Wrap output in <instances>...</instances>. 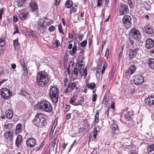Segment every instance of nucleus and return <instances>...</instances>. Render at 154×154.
I'll use <instances>...</instances> for the list:
<instances>
[{
	"instance_id": "nucleus-59",
	"label": "nucleus",
	"mask_w": 154,
	"mask_h": 154,
	"mask_svg": "<svg viewBox=\"0 0 154 154\" xmlns=\"http://www.w3.org/2000/svg\"><path fill=\"white\" fill-rule=\"evenodd\" d=\"M55 29V27L53 25H51L48 28V30L50 32H53Z\"/></svg>"
},
{
	"instance_id": "nucleus-61",
	"label": "nucleus",
	"mask_w": 154,
	"mask_h": 154,
	"mask_svg": "<svg viewBox=\"0 0 154 154\" xmlns=\"http://www.w3.org/2000/svg\"><path fill=\"white\" fill-rule=\"evenodd\" d=\"M101 66H98L97 67V69L96 71V75H98V74H99L100 72V69H101Z\"/></svg>"
},
{
	"instance_id": "nucleus-28",
	"label": "nucleus",
	"mask_w": 154,
	"mask_h": 154,
	"mask_svg": "<svg viewBox=\"0 0 154 154\" xmlns=\"http://www.w3.org/2000/svg\"><path fill=\"white\" fill-rule=\"evenodd\" d=\"M99 111H97L96 113L94 116V120L93 122V123L97 124L98 123L99 121Z\"/></svg>"
},
{
	"instance_id": "nucleus-7",
	"label": "nucleus",
	"mask_w": 154,
	"mask_h": 154,
	"mask_svg": "<svg viewBox=\"0 0 154 154\" xmlns=\"http://www.w3.org/2000/svg\"><path fill=\"white\" fill-rule=\"evenodd\" d=\"M144 77L140 74H137L134 76L133 81L134 84L136 85H140L144 81Z\"/></svg>"
},
{
	"instance_id": "nucleus-36",
	"label": "nucleus",
	"mask_w": 154,
	"mask_h": 154,
	"mask_svg": "<svg viewBox=\"0 0 154 154\" xmlns=\"http://www.w3.org/2000/svg\"><path fill=\"white\" fill-rule=\"evenodd\" d=\"M96 86L95 84L93 82L87 83L86 85V87L91 89H93L96 87Z\"/></svg>"
},
{
	"instance_id": "nucleus-11",
	"label": "nucleus",
	"mask_w": 154,
	"mask_h": 154,
	"mask_svg": "<svg viewBox=\"0 0 154 154\" xmlns=\"http://www.w3.org/2000/svg\"><path fill=\"white\" fill-rule=\"evenodd\" d=\"M76 87V84L74 82H72L71 81L69 83L67 87L65 90L64 93L65 94H67L68 92L70 93L72 92Z\"/></svg>"
},
{
	"instance_id": "nucleus-17",
	"label": "nucleus",
	"mask_w": 154,
	"mask_h": 154,
	"mask_svg": "<svg viewBox=\"0 0 154 154\" xmlns=\"http://www.w3.org/2000/svg\"><path fill=\"white\" fill-rule=\"evenodd\" d=\"M3 136L7 141H11L13 138V132L11 131L5 132Z\"/></svg>"
},
{
	"instance_id": "nucleus-34",
	"label": "nucleus",
	"mask_w": 154,
	"mask_h": 154,
	"mask_svg": "<svg viewBox=\"0 0 154 154\" xmlns=\"http://www.w3.org/2000/svg\"><path fill=\"white\" fill-rule=\"evenodd\" d=\"M5 37L2 36L0 38V46L4 47L5 45Z\"/></svg>"
},
{
	"instance_id": "nucleus-49",
	"label": "nucleus",
	"mask_w": 154,
	"mask_h": 154,
	"mask_svg": "<svg viewBox=\"0 0 154 154\" xmlns=\"http://www.w3.org/2000/svg\"><path fill=\"white\" fill-rule=\"evenodd\" d=\"M58 28L59 32L63 34V35H64V32L63 30V28L62 27V25L61 24H59L58 25Z\"/></svg>"
},
{
	"instance_id": "nucleus-2",
	"label": "nucleus",
	"mask_w": 154,
	"mask_h": 154,
	"mask_svg": "<svg viewBox=\"0 0 154 154\" xmlns=\"http://www.w3.org/2000/svg\"><path fill=\"white\" fill-rule=\"evenodd\" d=\"M48 74L45 71L39 72L36 76V81L39 86L43 87L46 85L49 82Z\"/></svg>"
},
{
	"instance_id": "nucleus-31",
	"label": "nucleus",
	"mask_w": 154,
	"mask_h": 154,
	"mask_svg": "<svg viewBox=\"0 0 154 154\" xmlns=\"http://www.w3.org/2000/svg\"><path fill=\"white\" fill-rule=\"evenodd\" d=\"M22 130V127L20 124H18L16 125L15 132L16 133H18Z\"/></svg>"
},
{
	"instance_id": "nucleus-63",
	"label": "nucleus",
	"mask_w": 154,
	"mask_h": 154,
	"mask_svg": "<svg viewBox=\"0 0 154 154\" xmlns=\"http://www.w3.org/2000/svg\"><path fill=\"white\" fill-rule=\"evenodd\" d=\"M97 95L96 94H93L92 96V101H96L97 100Z\"/></svg>"
},
{
	"instance_id": "nucleus-46",
	"label": "nucleus",
	"mask_w": 154,
	"mask_h": 154,
	"mask_svg": "<svg viewBox=\"0 0 154 154\" xmlns=\"http://www.w3.org/2000/svg\"><path fill=\"white\" fill-rule=\"evenodd\" d=\"M134 38H132V37H129L128 38V42L131 45H134Z\"/></svg>"
},
{
	"instance_id": "nucleus-23",
	"label": "nucleus",
	"mask_w": 154,
	"mask_h": 154,
	"mask_svg": "<svg viewBox=\"0 0 154 154\" xmlns=\"http://www.w3.org/2000/svg\"><path fill=\"white\" fill-rule=\"evenodd\" d=\"M6 116L9 119H11L13 116L12 111L10 109H8L5 112Z\"/></svg>"
},
{
	"instance_id": "nucleus-4",
	"label": "nucleus",
	"mask_w": 154,
	"mask_h": 154,
	"mask_svg": "<svg viewBox=\"0 0 154 154\" xmlns=\"http://www.w3.org/2000/svg\"><path fill=\"white\" fill-rule=\"evenodd\" d=\"M59 92L57 88L52 86L50 89L49 95L53 103H56L58 101Z\"/></svg>"
},
{
	"instance_id": "nucleus-53",
	"label": "nucleus",
	"mask_w": 154,
	"mask_h": 154,
	"mask_svg": "<svg viewBox=\"0 0 154 154\" xmlns=\"http://www.w3.org/2000/svg\"><path fill=\"white\" fill-rule=\"evenodd\" d=\"M87 43V40H85L81 43L80 45L82 47H85Z\"/></svg>"
},
{
	"instance_id": "nucleus-6",
	"label": "nucleus",
	"mask_w": 154,
	"mask_h": 154,
	"mask_svg": "<svg viewBox=\"0 0 154 154\" xmlns=\"http://www.w3.org/2000/svg\"><path fill=\"white\" fill-rule=\"evenodd\" d=\"M131 17L128 15H125L123 17L122 21L123 26L126 28H130L132 24Z\"/></svg>"
},
{
	"instance_id": "nucleus-22",
	"label": "nucleus",
	"mask_w": 154,
	"mask_h": 154,
	"mask_svg": "<svg viewBox=\"0 0 154 154\" xmlns=\"http://www.w3.org/2000/svg\"><path fill=\"white\" fill-rule=\"evenodd\" d=\"M109 97L107 95L104 96L103 98L101 101V103L103 104L105 107L109 106L108 102L109 101Z\"/></svg>"
},
{
	"instance_id": "nucleus-40",
	"label": "nucleus",
	"mask_w": 154,
	"mask_h": 154,
	"mask_svg": "<svg viewBox=\"0 0 154 154\" xmlns=\"http://www.w3.org/2000/svg\"><path fill=\"white\" fill-rule=\"evenodd\" d=\"M26 0H17V3L18 7H21L25 4Z\"/></svg>"
},
{
	"instance_id": "nucleus-38",
	"label": "nucleus",
	"mask_w": 154,
	"mask_h": 154,
	"mask_svg": "<svg viewBox=\"0 0 154 154\" xmlns=\"http://www.w3.org/2000/svg\"><path fill=\"white\" fill-rule=\"evenodd\" d=\"M76 100V98L75 97L73 96L71 97L69 101V103L71 104L74 106H77L76 103L75 102Z\"/></svg>"
},
{
	"instance_id": "nucleus-54",
	"label": "nucleus",
	"mask_w": 154,
	"mask_h": 154,
	"mask_svg": "<svg viewBox=\"0 0 154 154\" xmlns=\"http://www.w3.org/2000/svg\"><path fill=\"white\" fill-rule=\"evenodd\" d=\"M116 71V68L114 66H113L112 68V70L111 71L110 75H111V78H112L114 76V73Z\"/></svg>"
},
{
	"instance_id": "nucleus-52",
	"label": "nucleus",
	"mask_w": 154,
	"mask_h": 154,
	"mask_svg": "<svg viewBox=\"0 0 154 154\" xmlns=\"http://www.w3.org/2000/svg\"><path fill=\"white\" fill-rule=\"evenodd\" d=\"M77 8V6L75 5V7H72L70 9V13L71 14H72V12L74 13L76 12V11Z\"/></svg>"
},
{
	"instance_id": "nucleus-30",
	"label": "nucleus",
	"mask_w": 154,
	"mask_h": 154,
	"mask_svg": "<svg viewBox=\"0 0 154 154\" xmlns=\"http://www.w3.org/2000/svg\"><path fill=\"white\" fill-rule=\"evenodd\" d=\"M20 94L26 97L27 98L30 97L29 94L27 91L23 89H22L20 91Z\"/></svg>"
},
{
	"instance_id": "nucleus-44",
	"label": "nucleus",
	"mask_w": 154,
	"mask_h": 154,
	"mask_svg": "<svg viewBox=\"0 0 154 154\" xmlns=\"http://www.w3.org/2000/svg\"><path fill=\"white\" fill-rule=\"evenodd\" d=\"M84 101V98L82 97H80L79 99L77 102V103H76L77 106L78 105H82V103Z\"/></svg>"
},
{
	"instance_id": "nucleus-13",
	"label": "nucleus",
	"mask_w": 154,
	"mask_h": 154,
	"mask_svg": "<svg viewBox=\"0 0 154 154\" xmlns=\"http://www.w3.org/2000/svg\"><path fill=\"white\" fill-rule=\"evenodd\" d=\"M110 128L114 135H118L119 133V130L116 122L113 121V123L110 125Z\"/></svg>"
},
{
	"instance_id": "nucleus-32",
	"label": "nucleus",
	"mask_w": 154,
	"mask_h": 154,
	"mask_svg": "<svg viewBox=\"0 0 154 154\" xmlns=\"http://www.w3.org/2000/svg\"><path fill=\"white\" fill-rule=\"evenodd\" d=\"M44 23L43 21L42 22L40 21L38 23L37 27L38 30H39L41 31L44 29V28L45 26Z\"/></svg>"
},
{
	"instance_id": "nucleus-47",
	"label": "nucleus",
	"mask_w": 154,
	"mask_h": 154,
	"mask_svg": "<svg viewBox=\"0 0 154 154\" xmlns=\"http://www.w3.org/2000/svg\"><path fill=\"white\" fill-rule=\"evenodd\" d=\"M71 108V106L69 105H67V104H66L65 105V106L64 107V108L65 109H66V110H64V113H66L67 112L69 111L70 110V108Z\"/></svg>"
},
{
	"instance_id": "nucleus-15",
	"label": "nucleus",
	"mask_w": 154,
	"mask_h": 154,
	"mask_svg": "<svg viewBox=\"0 0 154 154\" xmlns=\"http://www.w3.org/2000/svg\"><path fill=\"white\" fill-rule=\"evenodd\" d=\"M145 103L148 106L154 104V95H152L148 97L144 100Z\"/></svg>"
},
{
	"instance_id": "nucleus-37",
	"label": "nucleus",
	"mask_w": 154,
	"mask_h": 154,
	"mask_svg": "<svg viewBox=\"0 0 154 154\" xmlns=\"http://www.w3.org/2000/svg\"><path fill=\"white\" fill-rule=\"evenodd\" d=\"M154 150V143L152 145H149L147 147V152L148 153Z\"/></svg>"
},
{
	"instance_id": "nucleus-5",
	"label": "nucleus",
	"mask_w": 154,
	"mask_h": 154,
	"mask_svg": "<svg viewBox=\"0 0 154 154\" xmlns=\"http://www.w3.org/2000/svg\"><path fill=\"white\" fill-rule=\"evenodd\" d=\"M0 95L2 98L7 99L12 96V93L9 89L3 88L0 90Z\"/></svg>"
},
{
	"instance_id": "nucleus-43",
	"label": "nucleus",
	"mask_w": 154,
	"mask_h": 154,
	"mask_svg": "<svg viewBox=\"0 0 154 154\" xmlns=\"http://www.w3.org/2000/svg\"><path fill=\"white\" fill-rule=\"evenodd\" d=\"M22 70L24 72L23 73V75L24 76H27L28 74V71L27 66H25L22 68Z\"/></svg>"
},
{
	"instance_id": "nucleus-14",
	"label": "nucleus",
	"mask_w": 154,
	"mask_h": 154,
	"mask_svg": "<svg viewBox=\"0 0 154 154\" xmlns=\"http://www.w3.org/2000/svg\"><path fill=\"white\" fill-rule=\"evenodd\" d=\"M26 145L29 148L34 147L36 144V141L33 138L29 137L26 141Z\"/></svg>"
},
{
	"instance_id": "nucleus-45",
	"label": "nucleus",
	"mask_w": 154,
	"mask_h": 154,
	"mask_svg": "<svg viewBox=\"0 0 154 154\" xmlns=\"http://www.w3.org/2000/svg\"><path fill=\"white\" fill-rule=\"evenodd\" d=\"M77 50V47L76 45H74L72 49V52L70 53V55L73 56L75 54Z\"/></svg>"
},
{
	"instance_id": "nucleus-18",
	"label": "nucleus",
	"mask_w": 154,
	"mask_h": 154,
	"mask_svg": "<svg viewBox=\"0 0 154 154\" xmlns=\"http://www.w3.org/2000/svg\"><path fill=\"white\" fill-rule=\"evenodd\" d=\"M29 7L32 12L38 11V6L36 2H33L31 3L29 5Z\"/></svg>"
},
{
	"instance_id": "nucleus-58",
	"label": "nucleus",
	"mask_w": 154,
	"mask_h": 154,
	"mask_svg": "<svg viewBox=\"0 0 154 154\" xmlns=\"http://www.w3.org/2000/svg\"><path fill=\"white\" fill-rule=\"evenodd\" d=\"M78 37L79 41H81L82 40L84 37V35L82 34H79L78 35Z\"/></svg>"
},
{
	"instance_id": "nucleus-3",
	"label": "nucleus",
	"mask_w": 154,
	"mask_h": 154,
	"mask_svg": "<svg viewBox=\"0 0 154 154\" xmlns=\"http://www.w3.org/2000/svg\"><path fill=\"white\" fill-rule=\"evenodd\" d=\"M40 109L47 112H50L53 110L51 104L47 100L41 101L37 104Z\"/></svg>"
},
{
	"instance_id": "nucleus-39",
	"label": "nucleus",
	"mask_w": 154,
	"mask_h": 154,
	"mask_svg": "<svg viewBox=\"0 0 154 154\" xmlns=\"http://www.w3.org/2000/svg\"><path fill=\"white\" fill-rule=\"evenodd\" d=\"M26 60L24 58H21L20 60V64L21 66L22 67H23L25 66H27V64H25Z\"/></svg>"
},
{
	"instance_id": "nucleus-20",
	"label": "nucleus",
	"mask_w": 154,
	"mask_h": 154,
	"mask_svg": "<svg viewBox=\"0 0 154 154\" xmlns=\"http://www.w3.org/2000/svg\"><path fill=\"white\" fill-rule=\"evenodd\" d=\"M29 16L28 12L26 11H23L21 12L19 15L20 18L23 21L28 19Z\"/></svg>"
},
{
	"instance_id": "nucleus-16",
	"label": "nucleus",
	"mask_w": 154,
	"mask_h": 154,
	"mask_svg": "<svg viewBox=\"0 0 154 154\" xmlns=\"http://www.w3.org/2000/svg\"><path fill=\"white\" fill-rule=\"evenodd\" d=\"M154 45V41L152 39L148 38L146 41L145 47L147 49L152 48Z\"/></svg>"
},
{
	"instance_id": "nucleus-1",
	"label": "nucleus",
	"mask_w": 154,
	"mask_h": 154,
	"mask_svg": "<svg viewBox=\"0 0 154 154\" xmlns=\"http://www.w3.org/2000/svg\"><path fill=\"white\" fill-rule=\"evenodd\" d=\"M45 115L41 113H37L32 121V123L38 128L45 127L47 122Z\"/></svg>"
},
{
	"instance_id": "nucleus-50",
	"label": "nucleus",
	"mask_w": 154,
	"mask_h": 154,
	"mask_svg": "<svg viewBox=\"0 0 154 154\" xmlns=\"http://www.w3.org/2000/svg\"><path fill=\"white\" fill-rule=\"evenodd\" d=\"M123 49H124V46H122L121 47L120 51L119 53V59L120 58H121L122 57V53H123Z\"/></svg>"
},
{
	"instance_id": "nucleus-33",
	"label": "nucleus",
	"mask_w": 154,
	"mask_h": 154,
	"mask_svg": "<svg viewBox=\"0 0 154 154\" xmlns=\"http://www.w3.org/2000/svg\"><path fill=\"white\" fill-rule=\"evenodd\" d=\"M20 43L18 41V38L13 41V45L15 49H16L19 48Z\"/></svg>"
},
{
	"instance_id": "nucleus-55",
	"label": "nucleus",
	"mask_w": 154,
	"mask_h": 154,
	"mask_svg": "<svg viewBox=\"0 0 154 154\" xmlns=\"http://www.w3.org/2000/svg\"><path fill=\"white\" fill-rule=\"evenodd\" d=\"M84 58V56L79 55L78 57L79 62L80 63H82Z\"/></svg>"
},
{
	"instance_id": "nucleus-26",
	"label": "nucleus",
	"mask_w": 154,
	"mask_h": 154,
	"mask_svg": "<svg viewBox=\"0 0 154 154\" xmlns=\"http://www.w3.org/2000/svg\"><path fill=\"white\" fill-rule=\"evenodd\" d=\"M58 140L57 139V136L56 138L54 139V140L53 141L51 142L50 144H51V146L52 145H53V148H54L55 147V149H56L57 148L58 143Z\"/></svg>"
},
{
	"instance_id": "nucleus-60",
	"label": "nucleus",
	"mask_w": 154,
	"mask_h": 154,
	"mask_svg": "<svg viewBox=\"0 0 154 154\" xmlns=\"http://www.w3.org/2000/svg\"><path fill=\"white\" fill-rule=\"evenodd\" d=\"M109 48H107L106 49V51L105 54V57H106V59H108L109 57Z\"/></svg>"
},
{
	"instance_id": "nucleus-51",
	"label": "nucleus",
	"mask_w": 154,
	"mask_h": 154,
	"mask_svg": "<svg viewBox=\"0 0 154 154\" xmlns=\"http://www.w3.org/2000/svg\"><path fill=\"white\" fill-rule=\"evenodd\" d=\"M93 137L94 138H96V136L98 133L97 130V129L95 127L93 129Z\"/></svg>"
},
{
	"instance_id": "nucleus-9",
	"label": "nucleus",
	"mask_w": 154,
	"mask_h": 154,
	"mask_svg": "<svg viewBox=\"0 0 154 154\" xmlns=\"http://www.w3.org/2000/svg\"><path fill=\"white\" fill-rule=\"evenodd\" d=\"M137 69L136 66L135 65H132L129 68L125 71V75L127 76L128 78H129L131 75L133 74Z\"/></svg>"
},
{
	"instance_id": "nucleus-57",
	"label": "nucleus",
	"mask_w": 154,
	"mask_h": 154,
	"mask_svg": "<svg viewBox=\"0 0 154 154\" xmlns=\"http://www.w3.org/2000/svg\"><path fill=\"white\" fill-rule=\"evenodd\" d=\"M103 1V0H97V6L99 7H101Z\"/></svg>"
},
{
	"instance_id": "nucleus-10",
	"label": "nucleus",
	"mask_w": 154,
	"mask_h": 154,
	"mask_svg": "<svg viewBox=\"0 0 154 154\" xmlns=\"http://www.w3.org/2000/svg\"><path fill=\"white\" fill-rule=\"evenodd\" d=\"M139 50V48H136L134 49H130L128 54V59L131 60L135 58L136 55L138 54V51Z\"/></svg>"
},
{
	"instance_id": "nucleus-35",
	"label": "nucleus",
	"mask_w": 154,
	"mask_h": 154,
	"mask_svg": "<svg viewBox=\"0 0 154 154\" xmlns=\"http://www.w3.org/2000/svg\"><path fill=\"white\" fill-rule=\"evenodd\" d=\"M60 43L59 41L58 40H55L53 42L52 46L54 48L60 47Z\"/></svg>"
},
{
	"instance_id": "nucleus-24",
	"label": "nucleus",
	"mask_w": 154,
	"mask_h": 154,
	"mask_svg": "<svg viewBox=\"0 0 154 154\" xmlns=\"http://www.w3.org/2000/svg\"><path fill=\"white\" fill-rule=\"evenodd\" d=\"M124 117L127 121L132 120L133 117V113L131 112H128L125 115Z\"/></svg>"
},
{
	"instance_id": "nucleus-41",
	"label": "nucleus",
	"mask_w": 154,
	"mask_h": 154,
	"mask_svg": "<svg viewBox=\"0 0 154 154\" xmlns=\"http://www.w3.org/2000/svg\"><path fill=\"white\" fill-rule=\"evenodd\" d=\"M73 3L72 1L71 2L66 1L65 3V7L67 8H72L73 6Z\"/></svg>"
},
{
	"instance_id": "nucleus-21",
	"label": "nucleus",
	"mask_w": 154,
	"mask_h": 154,
	"mask_svg": "<svg viewBox=\"0 0 154 154\" xmlns=\"http://www.w3.org/2000/svg\"><path fill=\"white\" fill-rule=\"evenodd\" d=\"M22 140L23 137L21 135H18L15 140V145L17 148H19L21 144Z\"/></svg>"
},
{
	"instance_id": "nucleus-62",
	"label": "nucleus",
	"mask_w": 154,
	"mask_h": 154,
	"mask_svg": "<svg viewBox=\"0 0 154 154\" xmlns=\"http://www.w3.org/2000/svg\"><path fill=\"white\" fill-rule=\"evenodd\" d=\"M51 144H50L48 147L47 148L46 150V153H48V154H50L51 153V152H50L51 148Z\"/></svg>"
},
{
	"instance_id": "nucleus-48",
	"label": "nucleus",
	"mask_w": 154,
	"mask_h": 154,
	"mask_svg": "<svg viewBox=\"0 0 154 154\" xmlns=\"http://www.w3.org/2000/svg\"><path fill=\"white\" fill-rule=\"evenodd\" d=\"M14 29L15 31H14V32H13V34H15L16 33H20L19 31V30L18 27L15 24L14 25Z\"/></svg>"
},
{
	"instance_id": "nucleus-29",
	"label": "nucleus",
	"mask_w": 154,
	"mask_h": 154,
	"mask_svg": "<svg viewBox=\"0 0 154 154\" xmlns=\"http://www.w3.org/2000/svg\"><path fill=\"white\" fill-rule=\"evenodd\" d=\"M83 128L84 129H87L88 128H89L90 127V125L89 124V123L88 122V120L85 119H84L83 120Z\"/></svg>"
},
{
	"instance_id": "nucleus-19",
	"label": "nucleus",
	"mask_w": 154,
	"mask_h": 154,
	"mask_svg": "<svg viewBox=\"0 0 154 154\" xmlns=\"http://www.w3.org/2000/svg\"><path fill=\"white\" fill-rule=\"evenodd\" d=\"M144 31L147 34H152L154 32L152 26L148 24H146L144 26Z\"/></svg>"
},
{
	"instance_id": "nucleus-12",
	"label": "nucleus",
	"mask_w": 154,
	"mask_h": 154,
	"mask_svg": "<svg viewBox=\"0 0 154 154\" xmlns=\"http://www.w3.org/2000/svg\"><path fill=\"white\" fill-rule=\"evenodd\" d=\"M119 11L120 14L123 15L128 13L129 10L128 6L126 5H120L119 7Z\"/></svg>"
},
{
	"instance_id": "nucleus-25",
	"label": "nucleus",
	"mask_w": 154,
	"mask_h": 154,
	"mask_svg": "<svg viewBox=\"0 0 154 154\" xmlns=\"http://www.w3.org/2000/svg\"><path fill=\"white\" fill-rule=\"evenodd\" d=\"M44 20L42 21L44 23V24L45 26L49 25L53 23V21L48 19L47 17L44 18Z\"/></svg>"
},
{
	"instance_id": "nucleus-56",
	"label": "nucleus",
	"mask_w": 154,
	"mask_h": 154,
	"mask_svg": "<svg viewBox=\"0 0 154 154\" xmlns=\"http://www.w3.org/2000/svg\"><path fill=\"white\" fill-rule=\"evenodd\" d=\"M13 125L11 123L8 124H5L4 125V127L6 129H9L11 128L12 127Z\"/></svg>"
},
{
	"instance_id": "nucleus-42",
	"label": "nucleus",
	"mask_w": 154,
	"mask_h": 154,
	"mask_svg": "<svg viewBox=\"0 0 154 154\" xmlns=\"http://www.w3.org/2000/svg\"><path fill=\"white\" fill-rule=\"evenodd\" d=\"M69 57V55L67 54H66V52L65 53V56L63 60V63L65 65L64 66V68L65 69L66 68V63L67 62V61L68 60V58Z\"/></svg>"
},
{
	"instance_id": "nucleus-64",
	"label": "nucleus",
	"mask_w": 154,
	"mask_h": 154,
	"mask_svg": "<svg viewBox=\"0 0 154 154\" xmlns=\"http://www.w3.org/2000/svg\"><path fill=\"white\" fill-rule=\"evenodd\" d=\"M82 70L83 71V76H84V77H86L87 75V69H83L82 68Z\"/></svg>"
},
{
	"instance_id": "nucleus-27",
	"label": "nucleus",
	"mask_w": 154,
	"mask_h": 154,
	"mask_svg": "<svg viewBox=\"0 0 154 154\" xmlns=\"http://www.w3.org/2000/svg\"><path fill=\"white\" fill-rule=\"evenodd\" d=\"M149 66L152 69H154V58L149 59L147 61Z\"/></svg>"
},
{
	"instance_id": "nucleus-8",
	"label": "nucleus",
	"mask_w": 154,
	"mask_h": 154,
	"mask_svg": "<svg viewBox=\"0 0 154 154\" xmlns=\"http://www.w3.org/2000/svg\"><path fill=\"white\" fill-rule=\"evenodd\" d=\"M130 34L136 40H138L141 38V34L140 31L135 28H133L130 30Z\"/></svg>"
}]
</instances>
